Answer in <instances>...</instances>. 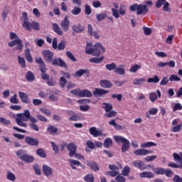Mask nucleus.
I'll use <instances>...</instances> for the list:
<instances>
[{"label": "nucleus", "instance_id": "f257e3e1", "mask_svg": "<svg viewBox=\"0 0 182 182\" xmlns=\"http://www.w3.org/2000/svg\"><path fill=\"white\" fill-rule=\"evenodd\" d=\"M29 126L32 130L34 132H39V127L37 126L38 119L34 117L31 116V112L29 109H26L23 113H19L16 114V123L20 127H28V124L24 122H29Z\"/></svg>", "mask_w": 182, "mask_h": 182}, {"label": "nucleus", "instance_id": "f03ea898", "mask_svg": "<svg viewBox=\"0 0 182 182\" xmlns=\"http://www.w3.org/2000/svg\"><path fill=\"white\" fill-rule=\"evenodd\" d=\"M105 53L106 52V49L105 47L102 45L101 43H96L94 46L93 48H86L85 53L87 55H93V56L99 57L100 56V53Z\"/></svg>", "mask_w": 182, "mask_h": 182}, {"label": "nucleus", "instance_id": "7ed1b4c3", "mask_svg": "<svg viewBox=\"0 0 182 182\" xmlns=\"http://www.w3.org/2000/svg\"><path fill=\"white\" fill-rule=\"evenodd\" d=\"M35 60L39 65L42 79H43V80H48L49 79V75L45 73L46 72V65L45 64V61H43L41 57L36 58Z\"/></svg>", "mask_w": 182, "mask_h": 182}, {"label": "nucleus", "instance_id": "20e7f679", "mask_svg": "<svg viewBox=\"0 0 182 182\" xmlns=\"http://www.w3.org/2000/svg\"><path fill=\"white\" fill-rule=\"evenodd\" d=\"M130 11H136V15H146L149 12L147 5L135 4L129 7Z\"/></svg>", "mask_w": 182, "mask_h": 182}, {"label": "nucleus", "instance_id": "39448f33", "mask_svg": "<svg viewBox=\"0 0 182 182\" xmlns=\"http://www.w3.org/2000/svg\"><path fill=\"white\" fill-rule=\"evenodd\" d=\"M16 156L18 157V159H21L22 161H25V163H33V160H35V158L28 154L25 150L17 151Z\"/></svg>", "mask_w": 182, "mask_h": 182}, {"label": "nucleus", "instance_id": "423d86ee", "mask_svg": "<svg viewBox=\"0 0 182 182\" xmlns=\"http://www.w3.org/2000/svg\"><path fill=\"white\" fill-rule=\"evenodd\" d=\"M114 140L117 141V143H120L122 141V151L123 153H126L127 150H129V148L130 147V142L124 137L120 136H116L114 135L113 136Z\"/></svg>", "mask_w": 182, "mask_h": 182}, {"label": "nucleus", "instance_id": "0eeeda50", "mask_svg": "<svg viewBox=\"0 0 182 182\" xmlns=\"http://www.w3.org/2000/svg\"><path fill=\"white\" fill-rule=\"evenodd\" d=\"M173 157L175 161L180 162V165H178L174 162H171L168 164V167H171L172 168H182V152H180V154L173 153Z\"/></svg>", "mask_w": 182, "mask_h": 182}, {"label": "nucleus", "instance_id": "6e6552de", "mask_svg": "<svg viewBox=\"0 0 182 182\" xmlns=\"http://www.w3.org/2000/svg\"><path fill=\"white\" fill-rule=\"evenodd\" d=\"M16 45H17V47H16L15 49H17V50L22 51V49H23V44H22V40L21 38H16V40L10 41L8 43V46L10 48H14V46Z\"/></svg>", "mask_w": 182, "mask_h": 182}, {"label": "nucleus", "instance_id": "1a4fd4ad", "mask_svg": "<svg viewBox=\"0 0 182 182\" xmlns=\"http://www.w3.org/2000/svg\"><path fill=\"white\" fill-rule=\"evenodd\" d=\"M109 168L112 171L106 172V176H110V177H116V176H119V167L116 165H109Z\"/></svg>", "mask_w": 182, "mask_h": 182}, {"label": "nucleus", "instance_id": "9d476101", "mask_svg": "<svg viewBox=\"0 0 182 182\" xmlns=\"http://www.w3.org/2000/svg\"><path fill=\"white\" fill-rule=\"evenodd\" d=\"M52 62V65H53V66H59L60 68H68V64H66V63L62 60V58H54L53 59Z\"/></svg>", "mask_w": 182, "mask_h": 182}, {"label": "nucleus", "instance_id": "9b49d317", "mask_svg": "<svg viewBox=\"0 0 182 182\" xmlns=\"http://www.w3.org/2000/svg\"><path fill=\"white\" fill-rule=\"evenodd\" d=\"M60 26L64 32L69 31L70 28V21H69L68 16H65L64 20L60 23Z\"/></svg>", "mask_w": 182, "mask_h": 182}, {"label": "nucleus", "instance_id": "f8f14e48", "mask_svg": "<svg viewBox=\"0 0 182 182\" xmlns=\"http://www.w3.org/2000/svg\"><path fill=\"white\" fill-rule=\"evenodd\" d=\"M89 132L94 137H99V136H104V137H106V134H103L102 130H97L95 127L90 128Z\"/></svg>", "mask_w": 182, "mask_h": 182}, {"label": "nucleus", "instance_id": "ddd939ff", "mask_svg": "<svg viewBox=\"0 0 182 182\" xmlns=\"http://www.w3.org/2000/svg\"><path fill=\"white\" fill-rule=\"evenodd\" d=\"M87 33L90 36H93L95 39H99V38H100L99 31H93V26H92V24H88Z\"/></svg>", "mask_w": 182, "mask_h": 182}, {"label": "nucleus", "instance_id": "4468645a", "mask_svg": "<svg viewBox=\"0 0 182 182\" xmlns=\"http://www.w3.org/2000/svg\"><path fill=\"white\" fill-rule=\"evenodd\" d=\"M43 55L46 60V62H52L53 60V52L49 50H44L43 51Z\"/></svg>", "mask_w": 182, "mask_h": 182}, {"label": "nucleus", "instance_id": "2eb2a0df", "mask_svg": "<svg viewBox=\"0 0 182 182\" xmlns=\"http://www.w3.org/2000/svg\"><path fill=\"white\" fill-rule=\"evenodd\" d=\"M107 93H109V90H103L102 88H95V90L93 91V95L95 96V97H101V96L107 95Z\"/></svg>", "mask_w": 182, "mask_h": 182}, {"label": "nucleus", "instance_id": "dca6fc26", "mask_svg": "<svg viewBox=\"0 0 182 182\" xmlns=\"http://www.w3.org/2000/svg\"><path fill=\"white\" fill-rule=\"evenodd\" d=\"M153 154V151H149L144 149H136L134 151L135 156H147V154Z\"/></svg>", "mask_w": 182, "mask_h": 182}, {"label": "nucleus", "instance_id": "f3484780", "mask_svg": "<svg viewBox=\"0 0 182 182\" xmlns=\"http://www.w3.org/2000/svg\"><path fill=\"white\" fill-rule=\"evenodd\" d=\"M25 141L30 146H39V140H38V139L26 136L25 138Z\"/></svg>", "mask_w": 182, "mask_h": 182}, {"label": "nucleus", "instance_id": "a211bd4d", "mask_svg": "<svg viewBox=\"0 0 182 182\" xmlns=\"http://www.w3.org/2000/svg\"><path fill=\"white\" fill-rule=\"evenodd\" d=\"M67 149L68 151H70L69 156L70 157H73V156H75L77 148L76 147V145L74 143H70L67 145Z\"/></svg>", "mask_w": 182, "mask_h": 182}, {"label": "nucleus", "instance_id": "6ab92c4d", "mask_svg": "<svg viewBox=\"0 0 182 182\" xmlns=\"http://www.w3.org/2000/svg\"><path fill=\"white\" fill-rule=\"evenodd\" d=\"M132 164L134 166V167L139 168V170H146V167H144V163L140 160L132 161Z\"/></svg>", "mask_w": 182, "mask_h": 182}, {"label": "nucleus", "instance_id": "aec40b11", "mask_svg": "<svg viewBox=\"0 0 182 182\" xmlns=\"http://www.w3.org/2000/svg\"><path fill=\"white\" fill-rule=\"evenodd\" d=\"M114 73H117V75H120L121 76H123V75L126 74V70L124 69V65H119V67H115Z\"/></svg>", "mask_w": 182, "mask_h": 182}, {"label": "nucleus", "instance_id": "412c9836", "mask_svg": "<svg viewBox=\"0 0 182 182\" xmlns=\"http://www.w3.org/2000/svg\"><path fill=\"white\" fill-rule=\"evenodd\" d=\"M18 95L23 103H26V104L31 103V100H29V97H28V95H26V93L18 92Z\"/></svg>", "mask_w": 182, "mask_h": 182}, {"label": "nucleus", "instance_id": "4be33fe9", "mask_svg": "<svg viewBox=\"0 0 182 182\" xmlns=\"http://www.w3.org/2000/svg\"><path fill=\"white\" fill-rule=\"evenodd\" d=\"M87 166L93 170V171H99L100 170V168L99 167V164H97L96 162L91 161H87Z\"/></svg>", "mask_w": 182, "mask_h": 182}, {"label": "nucleus", "instance_id": "5701e85b", "mask_svg": "<svg viewBox=\"0 0 182 182\" xmlns=\"http://www.w3.org/2000/svg\"><path fill=\"white\" fill-rule=\"evenodd\" d=\"M43 171L45 176H46L47 177H49V176H52L53 174L52 168H50L48 165L43 166Z\"/></svg>", "mask_w": 182, "mask_h": 182}, {"label": "nucleus", "instance_id": "b1692460", "mask_svg": "<svg viewBox=\"0 0 182 182\" xmlns=\"http://www.w3.org/2000/svg\"><path fill=\"white\" fill-rule=\"evenodd\" d=\"M100 85L102 87H104L105 89H110V87L113 86V84L107 80H102L100 81Z\"/></svg>", "mask_w": 182, "mask_h": 182}, {"label": "nucleus", "instance_id": "393cba45", "mask_svg": "<svg viewBox=\"0 0 182 182\" xmlns=\"http://www.w3.org/2000/svg\"><path fill=\"white\" fill-rule=\"evenodd\" d=\"M72 30L73 32H75V33H82V32L85 31V28L80 24H75L72 26Z\"/></svg>", "mask_w": 182, "mask_h": 182}, {"label": "nucleus", "instance_id": "a878e982", "mask_svg": "<svg viewBox=\"0 0 182 182\" xmlns=\"http://www.w3.org/2000/svg\"><path fill=\"white\" fill-rule=\"evenodd\" d=\"M68 162L70 163V166L73 170H76V166H82L80 161L75 159H68Z\"/></svg>", "mask_w": 182, "mask_h": 182}, {"label": "nucleus", "instance_id": "bb28decb", "mask_svg": "<svg viewBox=\"0 0 182 182\" xmlns=\"http://www.w3.org/2000/svg\"><path fill=\"white\" fill-rule=\"evenodd\" d=\"M141 178H153L154 177V173L150 171H144L139 173Z\"/></svg>", "mask_w": 182, "mask_h": 182}, {"label": "nucleus", "instance_id": "cd10ccee", "mask_svg": "<svg viewBox=\"0 0 182 182\" xmlns=\"http://www.w3.org/2000/svg\"><path fill=\"white\" fill-rule=\"evenodd\" d=\"M53 31H54L57 35H59V36H62V35H63V31L56 23H53Z\"/></svg>", "mask_w": 182, "mask_h": 182}, {"label": "nucleus", "instance_id": "c85d7f7f", "mask_svg": "<svg viewBox=\"0 0 182 182\" xmlns=\"http://www.w3.org/2000/svg\"><path fill=\"white\" fill-rule=\"evenodd\" d=\"M26 59L30 63H32L33 62V58H32V55H31V50L29 48H26L24 51Z\"/></svg>", "mask_w": 182, "mask_h": 182}, {"label": "nucleus", "instance_id": "c756f323", "mask_svg": "<svg viewBox=\"0 0 182 182\" xmlns=\"http://www.w3.org/2000/svg\"><path fill=\"white\" fill-rule=\"evenodd\" d=\"M113 6L115 9H112V15L116 18V19H118V18H120V14H119V11H117V9L119 8V6H117V4L114 3Z\"/></svg>", "mask_w": 182, "mask_h": 182}, {"label": "nucleus", "instance_id": "7c9ffc66", "mask_svg": "<svg viewBox=\"0 0 182 182\" xmlns=\"http://www.w3.org/2000/svg\"><path fill=\"white\" fill-rule=\"evenodd\" d=\"M102 107V109H105L106 113L113 110V106L110 103L103 102Z\"/></svg>", "mask_w": 182, "mask_h": 182}, {"label": "nucleus", "instance_id": "2f4dec72", "mask_svg": "<svg viewBox=\"0 0 182 182\" xmlns=\"http://www.w3.org/2000/svg\"><path fill=\"white\" fill-rule=\"evenodd\" d=\"M25 77L28 82H33L35 80V75L31 71L26 73Z\"/></svg>", "mask_w": 182, "mask_h": 182}, {"label": "nucleus", "instance_id": "473e14b6", "mask_svg": "<svg viewBox=\"0 0 182 182\" xmlns=\"http://www.w3.org/2000/svg\"><path fill=\"white\" fill-rule=\"evenodd\" d=\"M80 97H92V92L88 90H81Z\"/></svg>", "mask_w": 182, "mask_h": 182}, {"label": "nucleus", "instance_id": "72a5a7b5", "mask_svg": "<svg viewBox=\"0 0 182 182\" xmlns=\"http://www.w3.org/2000/svg\"><path fill=\"white\" fill-rule=\"evenodd\" d=\"M113 146V140H112L110 138H107L104 141V147L105 149H110Z\"/></svg>", "mask_w": 182, "mask_h": 182}, {"label": "nucleus", "instance_id": "f704fd0d", "mask_svg": "<svg viewBox=\"0 0 182 182\" xmlns=\"http://www.w3.org/2000/svg\"><path fill=\"white\" fill-rule=\"evenodd\" d=\"M22 26H23V28H25L29 32H31V31H32V23L29 22L28 20L26 21H23Z\"/></svg>", "mask_w": 182, "mask_h": 182}, {"label": "nucleus", "instance_id": "c9c22d12", "mask_svg": "<svg viewBox=\"0 0 182 182\" xmlns=\"http://www.w3.org/2000/svg\"><path fill=\"white\" fill-rule=\"evenodd\" d=\"M103 59H105V57H100V58H92L89 60V62L90 63H102L103 62Z\"/></svg>", "mask_w": 182, "mask_h": 182}, {"label": "nucleus", "instance_id": "e433bc0d", "mask_svg": "<svg viewBox=\"0 0 182 182\" xmlns=\"http://www.w3.org/2000/svg\"><path fill=\"white\" fill-rule=\"evenodd\" d=\"M85 73H87V70L80 69L75 72L74 76L75 77H82Z\"/></svg>", "mask_w": 182, "mask_h": 182}, {"label": "nucleus", "instance_id": "4c0bfd02", "mask_svg": "<svg viewBox=\"0 0 182 182\" xmlns=\"http://www.w3.org/2000/svg\"><path fill=\"white\" fill-rule=\"evenodd\" d=\"M17 60L19 65H21V68H26V61L25 60V58H23V57H21L20 55H18L17 57Z\"/></svg>", "mask_w": 182, "mask_h": 182}, {"label": "nucleus", "instance_id": "58836bf2", "mask_svg": "<svg viewBox=\"0 0 182 182\" xmlns=\"http://www.w3.org/2000/svg\"><path fill=\"white\" fill-rule=\"evenodd\" d=\"M146 82V79L144 78H139L134 80L133 85L135 86H141L143 83Z\"/></svg>", "mask_w": 182, "mask_h": 182}, {"label": "nucleus", "instance_id": "ea45409f", "mask_svg": "<svg viewBox=\"0 0 182 182\" xmlns=\"http://www.w3.org/2000/svg\"><path fill=\"white\" fill-rule=\"evenodd\" d=\"M6 178L7 180H9V181H15V180H16V176H15V174H14V173L8 171Z\"/></svg>", "mask_w": 182, "mask_h": 182}, {"label": "nucleus", "instance_id": "a19ab883", "mask_svg": "<svg viewBox=\"0 0 182 182\" xmlns=\"http://www.w3.org/2000/svg\"><path fill=\"white\" fill-rule=\"evenodd\" d=\"M154 146H157V144H156L154 142H150V141L144 142L141 144V149H146V147L147 148L154 147Z\"/></svg>", "mask_w": 182, "mask_h": 182}, {"label": "nucleus", "instance_id": "79ce46f5", "mask_svg": "<svg viewBox=\"0 0 182 182\" xmlns=\"http://www.w3.org/2000/svg\"><path fill=\"white\" fill-rule=\"evenodd\" d=\"M47 132L50 133V134H55V133H58V128L55 127L53 125H50L48 127Z\"/></svg>", "mask_w": 182, "mask_h": 182}, {"label": "nucleus", "instance_id": "37998d69", "mask_svg": "<svg viewBox=\"0 0 182 182\" xmlns=\"http://www.w3.org/2000/svg\"><path fill=\"white\" fill-rule=\"evenodd\" d=\"M148 83H159L160 82V79L159 78V76L154 75V77H149L147 80Z\"/></svg>", "mask_w": 182, "mask_h": 182}, {"label": "nucleus", "instance_id": "c03bdc74", "mask_svg": "<svg viewBox=\"0 0 182 182\" xmlns=\"http://www.w3.org/2000/svg\"><path fill=\"white\" fill-rule=\"evenodd\" d=\"M67 58L70 59V60H72V62H77V60L76 58H75V55H73V53L70 51H66L65 53Z\"/></svg>", "mask_w": 182, "mask_h": 182}, {"label": "nucleus", "instance_id": "a18cd8bd", "mask_svg": "<svg viewBox=\"0 0 182 182\" xmlns=\"http://www.w3.org/2000/svg\"><path fill=\"white\" fill-rule=\"evenodd\" d=\"M36 154L41 157L42 159H45L46 157V153L43 149H38L36 151Z\"/></svg>", "mask_w": 182, "mask_h": 182}, {"label": "nucleus", "instance_id": "49530a36", "mask_svg": "<svg viewBox=\"0 0 182 182\" xmlns=\"http://www.w3.org/2000/svg\"><path fill=\"white\" fill-rule=\"evenodd\" d=\"M159 112V109L157 108H152L149 110V112H146V116L148 119H150V114L154 115L157 114V112Z\"/></svg>", "mask_w": 182, "mask_h": 182}, {"label": "nucleus", "instance_id": "de8ad7c7", "mask_svg": "<svg viewBox=\"0 0 182 182\" xmlns=\"http://www.w3.org/2000/svg\"><path fill=\"white\" fill-rule=\"evenodd\" d=\"M117 65L114 63H112L111 64H107L105 65L107 70H115Z\"/></svg>", "mask_w": 182, "mask_h": 182}, {"label": "nucleus", "instance_id": "09e8293b", "mask_svg": "<svg viewBox=\"0 0 182 182\" xmlns=\"http://www.w3.org/2000/svg\"><path fill=\"white\" fill-rule=\"evenodd\" d=\"M80 12H82V9L77 6H74L73 9L71 11V14L75 16L79 15Z\"/></svg>", "mask_w": 182, "mask_h": 182}, {"label": "nucleus", "instance_id": "8fccbe9b", "mask_svg": "<svg viewBox=\"0 0 182 182\" xmlns=\"http://www.w3.org/2000/svg\"><path fill=\"white\" fill-rule=\"evenodd\" d=\"M66 83H68V80H66V78L65 77L62 76L60 77L59 85L60 87H65L66 86Z\"/></svg>", "mask_w": 182, "mask_h": 182}, {"label": "nucleus", "instance_id": "3c124183", "mask_svg": "<svg viewBox=\"0 0 182 182\" xmlns=\"http://www.w3.org/2000/svg\"><path fill=\"white\" fill-rule=\"evenodd\" d=\"M106 16H107V14L106 13H102V14H96L97 19L100 22L101 21H103V19H105L106 18Z\"/></svg>", "mask_w": 182, "mask_h": 182}, {"label": "nucleus", "instance_id": "603ef678", "mask_svg": "<svg viewBox=\"0 0 182 182\" xmlns=\"http://www.w3.org/2000/svg\"><path fill=\"white\" fill-rule=\"evenodd\" d=\"M157 159V155L148 156L144 158V160L146 161L147 163H150L151 161H154Z\"/></svg>", "mask_w": 182, "mask_h": 182}, {"label": "nucleus", "instance_id": "864d4df0", "mask_svg": "<svg viewBox=\"0 0 182 182\" xmlns=\"http://www.w3.org/2000/svg\"><path fill=\"white\" fill-rule=\"evenodd\" d=\"M84 180L86 182H94L95 177H93V175L92 174H88L84 177Z\"/></svg>", "mask_w": 182, "mask_h": 182}, {"label": "nucleus", "instance_id": "5fc2aeb1", "mask_svg": "<svg viewBox=\"0 0 182 182\" xmlns=\"http://www.w3.org/2000/svg\"><path fill=\"white\" fill-rule=\"evenodd\" d=\"M34 29V31H40L41 30V27L39 25V23L36 22V21H33L31 23V29Z\"/></svg>", "mask_w": 182, "mask_h": 182}, {"label": "nucleus", "instance_id": "6e6d98bb", "mask_svg": "<svg viewBox=\"0 0 182 182\" xmlns=\"http://www.w3.org/2000/svg\"><path fill=\"white\" fill-rule=\"evenodd\" d=\"M159 97L157 96V94L156 92H151L149 94V99L152 103H154L156 100H157V98Z\"/></svg>", "mask_w": 182, "mask_h": 182}, {"label": "nucleus", "instance_id": "4d7b16f0", "mask_svg": "<svg viewBox=\"0 0 182 182\" xmlns=\"http://www.w3.org/2000/svg\"><path fill=\"white\" fill-rule=\"evenodd\" d=\"M39 110L40 112H41V113H43V114H46V116L49 117L52 114V112H50V110L46 108H40Z\"/></svg>", "mask_w": 182, "mask_h": 182}, {"label": "nucleus", "instance_id": "13d9d810", "mask_svg": "<svg viewBox=\"0 0 182 182\" xmlns=\"http://www.w3.org/2000/svg\"><path fill=\"white\" fill-rule=\"evenodd\" d=\"M155 174H164L166 173V169L163 168H156L154 169Z\"/></svg>", "mask_w": 182, "mask_h": 182}, {"label": "nucleus", "instance_id": "bf43d9fd", "mask_svg": "<svg viewBox=\"0 0 182 182\" xmlns=\"http://www.w3.org/2000/svg\"><path fill=\"white\" fill-rule=\"evenodd\" d=\"M0 123H1V124H4V126H9V124H11V121L0 117Z\"/></svg>", "mask_w": 182, "mask_h": 182}, {"label": "nucleus", "instance_id": "052dcab7", "mask_svg": "<svg viewBox=\"0 0 182 182\" xmlns=\"http://www.w3.org/2000/svg\"><path fill=\"white\" fill-rule=\"evenodd\" d=\"M169 80L170 82H180L181 79L176 75H171V76L169 77Z\"/></svg>", "mask_w": 182, "mask_h": 182}, {"label": "nucleus", "instance_id": "680f3d73", "mask_svg": "<svg viewBox=\"0 0 182 182\" xmlns=\"http://www.w3.org/2000/svg\"><path fill=\"white\" fill-rule=\"evenodd\" d=\"M116 114H117V112H116V111H109L105 114V117L111 118V117H114V116H116Z\"/></svg>", "mask_w": 182, "mask_h": 182}, {"label": "nucleus", "instance_id": "e2e57ef3", "mask_svg": "<svg viewBox=\"0 0 182 182\" xmlns=\"http://www.w3.org/2000/svg\"><path fill=\"white\" fill-rule=\"evenodd\" d=\"M36 117L37 120H39V122H43V123H46V122H48V118L45 116L38 114L36 115Z\"/></svg>", "mask_w": 182, "mask_h": 182}, {"label": "nucleus", "instance_id": "0e129e2a", "mask_svg": "<svg viewBox=\"0 0 182 182\" xmlns=\"http://www.w3.org/2000/svg\"><path fill=\"white\" fill-rule=\"evenodd\" d=\"M66 46V42L65 41H61L58 43V46H57V49L58 50H63Z\"/></svg>", "mask_w": 182, "mask_h": 182}, {"label": "nucleus", "instance_id": "69168bd1", "mask_svg": "<svg viewBox=\"0 0 182 182\" xmlns=\"http://www.w3.org/2000/svg\"><path fill=\"white\" fill-rule=\"evenodd\" d=\"M69 120L71 122H77V120H80V117L76 114H74L69 117Z\"/></svg>", "mask_w": 182, "mask_h": 182}, {"label": "nucleus", "instance_id": "338daca9", "mask_svg": "<svg viewBox=\"0 0 182 182\" xmlns=\"http://www.w3.org/2000/svg\"><path fill=\"white\" fill-rule=\"evenodd\" d=\"M129 173H130V167H129V166H126L122 170V175L124 176H129Z\"/></svg>", "mask_w": 182, "mask_h": 182}, {"label": "nucleus", "instance_id": "774afa93", "mask_svg": "<svg viewBox=\"0 0 182 182\" xmlns=\"http://www.w3.org/2000/svg\"><path fill=\"white\" fill-rule=\"evenodd\" d=\"M173 182H182V178L178 175H175L173 178Z\"/></svg>", "mask_w": 182, "mask_h": 182}]
</instances>
